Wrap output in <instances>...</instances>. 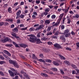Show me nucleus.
<instances>
[{"instance_id": "f257e3e1", "label": "nucleus", "mask_w": 79, "mask_h": 79, "mask_svg": "<svg viewBox=\"0 0 79 79\" xmlns=\"http://www.w3.org/2000/svg\"><path fill=\"white\" fill-rule=\"evenodd\" d=\"M27 36H28L27 39L29 40L30 42H36L37 44H39L40 43V39H37V40H35V38L32 35H28Z\"/></svg>"}, {"instance_id": "f03ea898", "label": "nucleus", "mask_w": 79, "mask_h": 79, "mask_svg": "<svg viewBox=\"0 0 79 79\" xmlns=\"http://www.w3.org/2000/svg\"><path fill=\"white\" fill-rule=\"evenodd\" d=\"M54 46L56 48V50H59V49L60 48H61V49L63 48V47L60 45L58 44H55L54 45Z\"/></svg>"}, {"instance_id": "7ed1b4c3", "label": "nucleus", "mask_w": 79, "mask_h": 79, "mask_svg": "<svg viewBox=\"0 0 79 79\" xmlns=\"http://www.w3.org/2000/svg\"><path fill=\"white\" fill-rule=\"evenodd\" d=\"M9 38L8 37H6L4 39H2L1 40V41L2 42H8V39Z\"/></svg>"}, {"instance_id": "20e7f679", "label": "nucleus", "mask_w": 79, "mask_h": 79, "mask_svg": "<svg viewBox=\"0 0 79 79\" xmlns=\"http://www.w3.org/2000/svg\"><path fill=\"white\" fill-rule=\"evenodd\" d=\"M42 50H43L42 51L43 52H44L46 53H48V52H50V49L47 48H42Z\"/></svg>"}, {"instance_id": "39448f33", "label": "nucleus", "mask_w": 79, "mask_h": 79, "mask_svg": "<svg viewBox=\"0 0 79 79\" xmlns=\"http://www.w3.org/2000/svg\"><path fill=\"white\" fill-rule=\"evenodd\" d=\"M37 26L39 27H37ZM34 27H37L35 29V31H39V30L40 29V26H39V24H35L34 26Z\"/></svg>"}, {"instance_id": "423d86ee", "label": "nucleus", "mask_w": 79, "mask_h": 79, "mask_svg": "<svg viewBox=\"0 0 79 79\" xmlns=\"http://www.w3.org/2000/svg\"><path fill=\"white\" fill-rule=\"evenodd\" d=\"M20 13H21V10H19L16 13L17 16L16 17V19H18L20 17Z\"/></svg>"}, {"instance_id": "0eeeda50", "label": "nucleus", "mask_w": 79, "mask_h": 79, "mask_svg": "<svg viewBox=\"0 0 79 79\" xmlns=\"http://www.w3.org/2000/svg\"><path fill=\"white\" fill-rule=\"evenodd\" d=\"M11 70H12L13 71H14V72H15L14 73L15 74V75H19V73H17V71L14 69H13V68H11L10 69Z\"/></svg>"}, {"instance_id": "6e6552de", "label": "nucleus", "mask_w": 79, "mask_h": 79, "mask_svg": "<svg viewBox=\"0 0 79 79\" xmlns=\"http://www.w3.org/2000/svg\"><path fill=\"white\" fill-rule=\"evenodd\" d=\"M3 55L4 56V57H5L6 60H7V61H8V60H10V58L9 57L6 55L3 54Z\"/></svg>"}, {"instance_id": "1a4fd4ad", "label": "nucleus", "mask_w": 79, "mask_h": 79, "mask_svg": "<svg viewBox=\"0 0 79 79\" xmlns=\"http://www.w3.org/2000/svg\"><path fill=\"white\" fill-rule=\"evenodd\" d=\"M32 59H34V60H38V61H40V59L38 60L37 57L35 55V54H33L32 56Z\"/></svg>"}, {"instance_id": "9d476101", "label": "nucleus", "mask_w": 79, "mask_h": 79, "mask_svg": "<svg viewBox=\"0 0 79 79\" xmlns=\"http://www.w3.org/2000/svg\"><path fill=\"white\" fill-rule=\"evenodd\" d=\"M8 72L10 74V76H11V77H13V76H15L14 73L12 72V71H11V70H9Z\"/></svg>"}, {"instance_id": "9b49d317", "label": "nucleus", "mask_w": 79, "mask_h": 79, "mask_svg": "<svg viewBox=\"0 0 79 79\" xmlns=\"http://www.w3.org/2000/svg\"><path fill=\"white\" fill-rule=\"evenodd\" d=\"M19 46L20 47H23V48H25L26 47H27V45L24 44H19Z\"/></svg>"}, {"instance_id": "f8f14e48", "label": "nucleus", "mask_w": 79, "mask_h": 79, "mask_svg": "<svg viewBox=\"0 0 79 79\" xmlns=\"http://www.w3.org/2000/svg\"><path fill=\"white\" fill-rule=\"evenodd\" d=\"M13 64H14V66H15V68H19L18 64L15 61Z\"/></svg>"}, {"instance_id": "ddd939ff", "label": "nucleus", "mask_w": 79, "mask_h": 79, "mask_svg": "<svg viewBox=\"0 0 79 79\" xmlns=\"http://www.w3.org/2000/svg\"><path fill=\"white\" fill-rule=\"evenodd\" d=\"M53 64H54V65H55V66H59L60 65L59 63H58V62H57L53 61Z\"/></svg>"}, {"instance_id": "4468645a", "label": "nucleus", "mask_w": 79, "mask_h": 79, "mask_svg": "<svg viewBox=\"0 0 79 79\" xmlns=\"http://www.w3.org/2000/svg\"><path fill=\"white\" fill-rule=\"evenodd\" d=\"M12 35L13 37H15V38H16V39H19V37L18 36H17L16 35H15V33L13 34Z\"/></svg>"}, {"instance_id": "2eb2a0df", "label": "nucleus", "mask_w": 79, "mask_h": 79, "mask_svg": "<svg viewBox=\"0 0 79 79\" xmlns=\"http://www.w3.org/2000/svg\"><path fill=\"white\" fill-rule=\"evenodd\" d=\"M58 55L61 60H65L66 58L62 55L60 54H58Z\"/></svg>"}, {"instance_id": "dca6fc26", "label": "nucleus", "mask_w": 79, "mask_h": 79, "mask_svg": "<svg viewBox=\"0 0 79 79\" xmlns=\"http://www.w3.org/2000/svg\"><path fill=\"white\" fill-rule=\"evenodd\" d=\"M41 76H44V77H48V75L47 74H46V73H41Z\"/></svg>"}, {"instance_id": "f3484780", "label": "nucleus", "mask_w": 79, "mask_h": 79, "mask_svg": "<svg viewBox=\"0 0 79 79\" xmlns=\"http://www.w3.org/2000/svg\"><path fill=\"white\" fill-rule=\"evenodd\" d=\"M64 63L65 64H66V65H70V64L69 63V61H64Z\"/></svg>"}, {"instance_id": "a211bd4d", "label": "nucleus", "mask_w": 79, "mask_h": 79, "mask_svg": "<svg viewBox=\"0 0 79 79\" xmlns=\"http://www.w3.org/2000/svg\"><path fill=\"white\" fill-rule=\"evenodd\" d=\"M9 62L10 64H13L15 62V61H14L12 60H9Z\"/></svg>"}, {"instance_id": "6ab92c4d", "label": "nucleus", "mask_w": 79, "mask_h": 79, "mask_svg": "<svg viewBox=\"0 0 79 79\" xmlns=\"http://www.w3.org/2000/svg\"><path fill=\"white\" fill-rule=\"evenodd\" d=\"M48 39V38L47 37H44L41 39V40H44L45 41H46V40H47Z\"/></svg>"}, {"instance_id": "aec40b11", "label": "nucleus", "mask_w": 79, "mask_h": 79, "mask_svg": "<svg viewBox=\"0 0 79 79\" xmlns=\"http://www.w3.org/2000/svg\"><path fill=\"white\" fill-rule=\"evenodd\" d=\"M71 35V33H69L68 34H67L66 35H65L64 36L65 37H68L70 36V35Z\"/></svg>"}, {"instance_id": "412c9836", "label": "nucleus", "mask_w": 79, "mask_h": 79, "mask_svg": "<svg viewBox=\"0 0 79 79\" xmlns=\"http://www.w3.org/2000/svg\"><path fill=\"white\" fill-rule=\"evenodd\" d=\"M13 32H18V29L17 28H15L13 30Z\"/></svg>"}, {"instance_id": "4be33fe9", "label": "nucleus", "mask_w": 79, "mask_h": 79, "mask_svg": "<svg viewBox=\"0 0 79 79\" xmlns=\"http://www.w3.org/2000/svg\"><path fill=\"white\" fill-rule=\"evenodd\" d=\"M50 21L49 20H46L45 21V24H50Z\"/></svg>"}, {"instance_id": "5701e85b", "label": "nucleus", "mask_w": 79, "mask_h": 79, "mask_svg": "<svg viewBox=\"0 0 79 79\" xmlns=\"http://www.w3.org/2000/svg\"><path fill=\"white\" fill-rule=\"evenodd\" d=\"M71 66L73 68L75 69H76L77 68V67L76 66V65L74 64H72Z\"/></svg>"}, {"instance_id": "b1692460", "label": "nucleus", "mask_w": 79, "mask_h": 79, "mask_svg": "<svg viewBox=\"0 0 79 79\" xmlns=\"http://www.w3.org/2000/svg\"><path fill=\"white\" fill-rule=\"evenodd\" d=\"M69 32V29H66L64 31V34H67Z\"/></svg>"}, {"instance_id": "393cba45", "label": "nucleus", "mask_w": 79, "mask_h": 79, "mask_svg": "<svg viewBox=\"0 0 79 79\" xmlns=\"http://www.w3.org/2000/svg\"><path fill=\"white\" fill-rule=\"evenodd\" d=\"M52 32H48L46 35L47 36H48V35H52Z\"/></svg>"}, {"instance_id": "a878e982", "label": "nucleus", "mask_w": 79, "mask_h": 79, "mask_svg": "<svg viewBox=\"0 0 79 79\" xmlns=\"http://www.w3.org/2000/svg\"><path fill=\"white\" fill-rule=\"evenodd\" d=\"M0 59L2 60H5V58H4L2 55H0Z\"/></svg>"}, {"instance_id": "bb28decb", "label": "nucleus", "mask_w": 79, "mask_h": 79, "mask_svg": "<svg viewBox=\"0 0 79 79\" xmlns=\"http://www.w3.org/2000/svg\"><path fill=\"white\" fill-rule=\"evenodd\" d=\"M23 75L25 76V77H26V78H27L28 77V75H27V74H26V72H24Z\"/></svg>"}, {"instance_id": "cd10ccee", "label": "nucleus", "mask_w": 79, "mask_h": 79, "mask_svg": "<svg viewBox=\"0 0 79 79\" xmlns=\"http://www.w3.org/2000/svg\"><path fill=\"white\" fill-rule=\"evenodd\" d=\"M35 29V28L33 27H31V28H30V29H29V31H33Z\"/></svg>"}, {"instance_id": "c85d7f7f", "label": "nucleus", "mask_w": 79, "mask_h": 79, "mask_svg": "<svg viewBox=\"0 0 79 79\" xmlns=\"http://www.w3.org/2000/svg\"><path fill=\"white\" fill-rule=\"evenodd\" d=\"M60 39L62 40V39H64V35H62L60 36Z\"/></svg>"}, {"instance_id": "c756f323", "label": "nucleus", "mask_w": 79, "mask_h": 79, "mask_svg": "<svg viewBox=\"0 0 79 79\" xmlns=\"http://www.w3.org/2000/svg\"><path fill=\"white\" fill-rule=\"evenodd\" d=\"M6 47H12V46H13V45H12V44H6Z\"/></svg>"}, {"instance_id": "7c9ffc66", "label": "nucleus", "mask_w": 79, "mask_h": 79, "mask_svg": "<svg viewBox=\"0 0 79 79\" xmlns=\"http://www.w3.org/2000/svg\"><path fill=\"white\" fill-rule=\"evenodd\" d=\"M60 73H61L62 75H64V71H63V70L60 69Z\"/></svg>"}, {"instance_id": "2f4dec72", "label": "nucleus", "mask_w": 79, "mask_h": 79, "mask_svg": "<svg viewBox=\"0 0 79 79\" xmlns=\"http://www.w3.org/2000/svg\"><path fill=\"white\" fill-rule=\"evenodd\" d=\"M8 11L10 13H11V7H9L8 9Z\"/></svg>"}, {"instance_id": "473e14b6", "label": "nucleus", "mask_w": 79, "mask_h": 79, "mask_svg": "<svg viewBox=\"0 0 79 79\" xmlns=\"http://www.w3.org/2000/svg\"><path fill=\"white\" fill-rule=\"evenodd\" d=\"M47 44L48 45H53V43H52V42L50 41L47 42Z\"/></svg>"}, {"instance_id": "72a5a7b5", "label": "nucleus", "mask_w": 79, "mask_h": 79, "mask_svg": "<svg viewBox=\"0 0 79 79\" xmlns=\"http://www.w3.org/2000/svg\"><path fill=\"white\" fill-rule=\"evenodd\" d=\"M6 21H8V22H9L10 21V22H12L13 21V20L10 19H8L6 20Z\"/></svg>"}, {"instance_id": "f704fd0d", "label": "nucleus", "mask_w": 79, "mask_h": 79, "mask_svg": "<svg viewBox=\"0 0 79 79\" xmlns=\"http://www.w3.org/2000/svg\"><path fill=\"white\" fill-rule=\"evenodd\" d=\"M63 15H64V14H62L60 15V20H61V19H62V17L63 16Z\"/></svg>"}, {"instance_id": "c9c22d12", "label": "nucleus", "mask_w": 79, "mask_h": 79, "mask_svg": "<svg viewBox=\"0 0 79 79\" xmlns=\"http://www.w3.org/2000/svg\"><path fill=\"white\" fill-rule=\"evenodd\" d=\"M44 27V25L43 24H41L40 25V29H43Z\"/></svg>"}, {"instance_id": "e433bc0d", "label": "nucleus", "mask_w": 79, "mask_h": 79, "mask_svg": "<svg viewBox=\"0 0 79 79\" xmlns=\"http://www.w3.org/2000/svg\"><path fill=\"white\" fill-rule=\"evenodd\" d=\"M5 63H6L4 61H0V64H5Z\"/></svg>"}, {"instance_id": "4c0bfd02", "label": "nucleus", "mask_w": 79, "mask_h": 79, "mask_svg": "<svg viewBox=\"0 0 79 79\" xmlns=\"http://www.w3.org/2000/svg\"><path fill=\"white\" fill-rule=\"evenodd\" d=\"M0 75L2 76H5V74L1 71H0Z\"/></svg>"}, {"instance_id": "58836bf2", "label": "nucleus", "mask_w": 79, "mask_h": 79, "mask_svg": "<svg viewBox=\"0 0 79 79\" xmlns=\"http://www.w3.org/2000/svg\"><path fill=\"white\" fill-rule=\"evenodd\" d=\"M46 61L47 63H51L52 60H46Z\"/></svg>"}, {"instance_id": "ea45409f", "label": "nucleus", "mask_w": 79, "mask_h": 79, "mask_svg": "<svg viewBox=\"0 0 79 79\" xmlns=\"http://www.w3.org/2000/svg\"><path fill=\"white\" fill-rule=\"evenodd\" d=\"M53 24H55L54 25H53V26H58V23H55V22H54L53 23Z\"/></svg>"}, {"instance_id": "a19ab883", "label": "nucleus", "mask_w": 79, "mask_h": 79, "mask_svg": "<svg viewBox=\"0 0 79 79\" xmlns=\"http://www.w3.org/2000/svg\"><path fill=\"white\" fill-rule=\"evenodd\" d=\"M51 27H48V29L47 30V31H50V30H51Z\"/></svg>"}, {"instance_id": "79ce46f5", "label": "nucleus", "mask_w": 79, "mask_h": 79, "mask_svg": "<svg viewBox=\"0 0 79 79\" xmlns=\"http://www.w3.org/2000/svg\"><path fill=\"white\" fill-rule=\"evenodd\" d=\"M66 50H69V51H71L72 49L71 48H66Z\"/></svg>"}, {"instance_id": "37998d69", "label": "nucleus", "mask_w": 79, "mask_h": 79, "mask_svg": "<svg viewBox=\"0 0 79 79\" xmlns=\"http://www.w3.org/2000/svg\"><path fill=\"white\" fill-rule=\"evenodd\" d=\"M56 18V16L55 15H52L51 17V18L52 19H55Z\"/></svg>"}, {"instance_id": "c03bdc74", "label": "nucleus", "mask_w": 79, "mask_h": 79, "mask_svg": "<svg viewBox=\"0 0 79 79\" xmlns=\"http://www.w3.org/2000/svg\"><path fill=\"white\" fill-rule=\"evenodd\" d=\"M40 62H42L43 63H45V60L42 59H40Z\"/></svg>"}, {"instance_id": "a18cd8bd", "label": "nucleus", "mask_w": 79, "mask_h": 79, "mask_svg": "<svg viewBox=\"0 0 79 79\" xmlns=\"http://www.w3.org/2000/svg\"><path fill=\"white\" fill-rule=\"evenodd\" d=\"M77 49H78V48H79V42L77 44Z\"/></svg>"}, {"instance_id": "49530a36", "label": "nucleus", "mask_w": 79, "mask_h": 79, "mask_svg": "<svg viewBox=\"0 0 79 79\" xmlns=\"http://www.w3.org/2000/svg\"><path fill=\"white\" fill-rule=\"evenodd\" d=\"M20 57L21 58H22V59H23V60H24V59H25V57H24V56H23L20 55Z\"/></svg>"}, {"instance_id": "de8ad7c7", "label": "nucleus", "mask_w": 79, "mask_h": 79, "mask_svg": "<svg viewBox=\"0 0 79 79\" xmlns=\"http://www.w3.org/2000/svg\"><path fill=\"white\" fill-rule=\"evenodd\" d=\"M62 42H66V39L65 38L62 39Z\"/></svg>"}, {"instance_id": "09e8293b", "label": "nucleus", "mask_w": 79, "mask_h": 79, "mask_svg": "<svg viewBox=\"0 0 79 79\" xmlns=\"http://www.w3.org/2000/svg\"><path fill=\"white\" fill-rule=\"evenodd\" d=\"M53 71H57V69L55 68H53L52 69Z\"/></svg>"}, {"instance_id": "8fccbe9b", "label": "nucleus", "mask_w": 79, "mask_h": 79, "mask_svg": "<svg viewBox=\"0 0 79 79\" xmlns=\"http://www.w3.org/2000/svg\"><path fill=\"white\" fill-rule=\"evenodd\" d=\"M27 29V27H25V28H22V29H21V30H22V31H25V30H26Z\"/></svg>"}, {"instance_id": "3c124183", "label": "nucleus", "mask_w": 79, "mask_h": 79, "mask_svg": "<svg viewBox=\"0 0 79 79\" xmlns=\"http://www.w3.org/2000/svg\"><path fill=\"white\" fill-rule=\"evenodd\" d=\"M3 52L4 53H5V54H7L8 53V52L6 50H4Z\"/></svg>"}, {"instance_id": "603ef678", "label": "nucleus", "mask_w": 79, "mask_h": 79, "mask_svg": "<svg viewBox=\"0 0 79 79\" xmlns=\"http://www.w3.org/2000/svg\"><path fill=\"white\" fill-rule=\"evenodd\" d=\"M63 78L64 79H68V77L66 76H64L63 77Z\"/></svg>"}, {"instance_id": "864d4df0", "label": "nucleus", "mask_w": 79, "mask_h": 79, "mask_svg": "<svg viewBox=\"0 0 79 79\" xmlns=\"http://www.w3.org/2000/svg\"><path fill=\"white\" fill-rule=\"evenodd\" d=\"M45 11L48 12V11H50V9L47 8L45 9Z\"/></svg>"}, {"instance_id": "5fc2aeb1", "label": "nucleus", "mask_w": 79, "mask_h": 79, "mask_svg": "<svg viewBox=\"0 0 79 79\" xmlns=\"http://www.w3.org/2000/svg\"><path fill=\"white\" fill-rule=\"evenodd\" d=\"M19 78V77L18 76H15V78H13V79H18Z\"/></svg>"}, {"instance_id": "6e6d98bb", "label": "nucleus", "mask_w": 79, "mask_h": 79, "mask_svg": "<svg viewBox=\"0 0 79 79\" xmlns=\"http://www.w3.org/2000/svg\"><path fill=\"white\" fill-rule=\"evenodd\" d=\"M24 15H20V17L21 18L23 19L24 18Z\"/></svg>"}, {"instance_id": "4d7b16f0", "label": "nucleus", "mask_w": 79, "mask_h": 79, "mask_svg": "<svg viewBox=\"0 0 79 79\" xmlns=\"http://www.w3.org/2000/svg\"><path fill=\"white\" fill-rule=\"evenodd\" d=\"M58 0H54V2L53 4L54 5H55L56 3V2Z\"/></svg>"}, {"instance_id": "13d9d810", "label": "nucleus", "mask_w": 79, "mask_h": 79, "mask_svg": "<svg viewBox=\"0 0 79 79\" xmlns=\"http://www.w3.org/2000/svg\"><path fill=\"white\" fill-rule=\"evenodd\" d=\"M59 33V31H57L55 34V35H58Z\"/></svg>"}, {"instance_id": "bf43d9fd", "label": "nucleus", "mask_w": 79, "mask_h": 79, "mask_svg": "<svg viewBox=\"0 0 79 79\" xmlns=\"http://www.w3.org/2000/svg\"><path fill=\"white\" fill-rule=\"evenodd\" d=\"M65 19H66V18H63V24H64V21H65Z\"/></svg>"}, {"instance_id": "052dcab7", "label": "nucleus", "mask_w": 79, "mask_h": 79, "mask_svg": "<svg viewBox=\"0 0 79 79\" xmlns=\"http://www.w3.org/2000/svg\"><path fill=\"white\" fill-rule=\"evenodd\" d=\"M3 24H4V23L3 22H1L0 23V25L1 26H3Z\"/></svg>"}, {"instance_id": "680f3d73", "label": "nucleus", "mask_w": 79, "mask_h": 79, "mask_svg": "<svg viewBox=\"0 0 79 79\" xmlns=\"http://www.w3.org/2000/svg\"><path fill=\"white\" fill-rule=\"evenodd\" d=\"M40 24H44V21L43 20H41L40 22Z\"/></svg>"}, {"instance_id": "e2e57ef3", "label": "nucleus", "mask_w": 79, "mask_h": 79, "mask_svg": "<svg viewBox=\"0 0 79 79\" xmlns=\"http://www.w3.org/2000/svg\"><path fill=\"white\" fill-rule=\"evenodd\" d=\"M72 74H76V71H75V70H73L72 71Z\"/></svg>"}, {"instance_id": "0e129e2a", "label": "nucleus", "mask_w": 79, "mask_h": 79, "mask_svg": "<svg viewBox=\"0 0 79 79\" xmlns=\"http://www.w3.org/2000/svg\"><path fill=\"white\" fill-rule=\"evenodd\" d=\"M61 28L62 29H64V25H62L61 26Z\"/></svg>"}, {"instance_id": "69168bd1", "label": "nucleus", "mask_w": 79, "mask_h": 79, "mask_svg": "<svg viewBox=\"0 0 79 79\" xmlns=\"http://www.w3.org/2000/svg\"><path fill=\"white\" fill-rule=\"evenodd\" d=\"M32 17L33 18V19H35L36 17L35 16V15H33Z\"/></svg>"}, {"instance_id": "338daca9", "label": "nucleus", "mask_w": 79, "mask_h": 79, "mask_svg": "<svg viewBox=\"0 0 79 79\" xmlns=\"http://www.w3.org/2000/svg\"><path fill=\"white\" fill-rule=\"evenodd\" d=\"M71 34H72V35H75V33H74V32L73 31H72L71 32Z\"/></svg>"}, {"instance_id": "774afa93", "label": "nucleus", "mask_w": 79, "mask_h": 79, "mask_svg": "<svg viewBox=\"0 0 79 79\" xmlns=\"http://www.w3.org/2000/svg\"><path fill=\"white\" fill-rule=\"evenodd\" d=\"M37 37L39 38L40 37V32L38 33L37 35Z\"/></svg>"}]
</instances>
